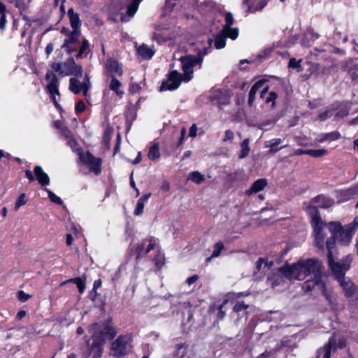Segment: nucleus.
<instances>
[{
  "mask_svg": "<svg viewBox=\"0 0 358 358\" xmlns=\"http://www.w3.org/2000/svg\"><path fill=\"white\" fill-rule=\"evenodd\" d=\"M268 185V181L266 178H260L255 180L251 187L245 192L246 195H252L263 190Z\"/></svg>",
  "mask_w": 358,
  "mask_h": 358,
  "instance_id": "nucleus-20",
  "label": "nucleus"
},
{
  "mask_svg": "<svg viewBox=\"0 0 358 358\" xmlns=\"http://www.w3.org/2000/svg\"><path fill=\"white\" fill-rule=\"evenodd\" d=\"M277 98H278V94L274 92H271L268 94V96L266 99V102L268 103H271V106L273 107Z\"/></svg>",
  "mask_w": 358,
  "mask_h": 358,
  "instance_id": "nucleus-49",
  "label": "nucleus"
},
{
  "mask_svg": "<svg viewBox=\"0 0 358 358\" xmlns=\"http://www.w3.org/2000/svg\"><path fill=\"white\" fill-rule=\"evenodd\" d=\"M307 212L312 219V225L315 232V244L319 248H322L325 234L323 229L326 227V224L321 220L318 215V210L316 207L308 206L307 207Z\"/></svg>",
  "mask_w": 358,
  "mask_h": 358,
  "instance_id": "nucleus-6",
  "label": "nucleus"
},
{
  "mask_svg": "<svg viewBox=\"0 0 358 358\" xmlns=\"http://www.w3.org/2000/svg\"><path fill=\"white\" fill-rule=\"evenodd\" d=\"M60 132L62 135L65 138L66 142L69 140V138H73L71 131L66 127H62Z\"/></svg>",
  "mask_w": 358,
  "mask_h": 358,
  "instance_id": "nucleus-48",
  "label": "nucleus"
},
{
  "mask_svg": "<svg viewBox=\"0 0 358 358\" xmlns=\"http://www.w3.org/2000/svg\"><path fill=\"white\" fill-rule=\"evenodd\" d=\"M154 261L155 262V265L158 268H160L164 264V257L160 253H159L157 255V259H154Z\"/></svg>",
  "mask_w": 358,
  "mask_h": 358,
  "instance_id": "nucleus-59",
  "label": "nucleus"
},
{
  "mask_svg": "<svg viewBox=\"0 0 358 358\" xmlns=\"http://www.w3.org/2000/svg\"><path fill=\"white\" fill-rule=\"evenodd\" d=\"M90 43L87 39H83L76 56L77 59H82L91 52Z\"/></svg>",
  "mask_w": 358,
  "mask_h": 358,
  "instance_id": "nucleus-29",
  "label": "nucleus"
},
{
  "mask_svg": "<svg viewBox=\"0 0 358 358\" xmlns=\"http://www.w3.org/2000/svg\"><path fill=\"white\" fill-rule=\"evenodd\" d=\"M358 196V185L343 190L336 192L338 202H345Z\"/></svg>",
  "mask_w": 358,
  "mask_h": 358,
  "instance_id": "nucleus-18",
  "label": "nucleus"
},
{
  "mask_svg": "<svg viewBox=\"0 0 358 358\" xmlns=\"http://www.w3.org/2000/svg\"><path fill=\"white\" fill-rule=\"evenodd\" d=\"M106 73L110 78L112 76V59L107 60L106 64Z\"/></svg>",
  "mask_w": 358,
  "mask_h": 358,
  "instance_id": "nucleus-54",
  "label": "nucleus"
},
{
  "mask_svg": "<svg viewBox=\"0 0 358 358\" xmlns=\"http://www.w3.org/2000/svg\"><path fill=\"white\" fill-rule=\"evenodd\" d=\"M181 81H183L182 76L177 71H172L169 78L162 82L160 91L175 90L180 86Z\"/></svg>",
  "mask_w": 358,
  "mask_h": 358,
  "instance_id": "nucleus-15",
  "label": "nucleus"
},
{
  "mask_svg": "<svg viewBox=\"0 0 358 358\" xmlns=\"http://www.w3.org/2000/svg\"><path fill=\"white\" fill-rule=\"evenodd\" d=\"M114 73L118 76H121L122 74L123 69L122 64L113 61V73Z\"/></svg>",
  "mask_w": 358,
  "mask_h": 358,
  "instance_id": "nucleus-47",
  "label": "nucleus"
},
{
  "mask_svg": "<svg viewBox=\"0 0 358 358\" xmlns=\"http://www.w3.org/2000/svg\"><path fill=\"white\" fill-rule=\"evenodd\" d=\"M222 33L226 38L235 40L238 36V29L237 28H231V27H223Z\"/></svg>",
  "mask_w": 358,
  "mask_h": 358,
  "instance_id": "nucleus-34",
  "label": "nucleus"
},
{
  "mask_svg": "<svg viewBox=\"0 0 358 358\" xmlns=\"http://www.w3.org/2000/svg\"><path fill=\"white\" fill-rule=\"evenodd\" d=\"M264 265V268L266 266H268L269 267L270 266L272 265V262H268V261H265V259H262V258H260L257 260V262H256V267H257V269L258 271H260L262 269V265Z\"/></svg>",
  "mask_w": 358,
  "mask_h": 358,
  "instance_id": "nucleus-46",
  "label": "nucleus"
},
{
  "mask_svg": "<svg viewBox=\"0 0 358 358\" xmlns=\"http://www.w3.org/2000/svg\"><path fill=\"white\" fill-rule=\"evenodd\" d=\"M248 308V305H246L244 302H238L234 306V311L235 312H240L242 310H245Z\"/></svg>",
  "mask_w": 358,
  "mask_h": 358,
  "instance_id": "nucleus-53",
  "label": "nucleus"
},
{
  "mask_svg": "<svg viewBox=\"0 0 358 358\" xmlns=\"http://www.w3.org/2000/svg\"><path fill=\"white\" fill-rule=\"evenodd\" d=\"M314 202L317 203L319 207L323 208H330L334 203V199L324 195H320L315 197Z\"/></svg>",
  "mask_w": 358,
  "mask_h": 358,
  "instance_id": "nucleus-26",
  "label": "nucleus"
},
{
  "mask_svg": "<svg viewBox=\"0 0 358 358\" xmlns=\"http://www.w3.org/2000/svg\"><path fill=\"white\" fill-rule=\"evenodd\" d=\"M67 144L71 147L73 152L79 155L82 163L88 166L90 171L98 175L101 172V159L94 157L90 152H83L79 143L73 138H69Z\"/></svg>",
  "mask_w": 358,
  "mask_h": 358,
  "instance_id": "nucleus-4",
  "label": "nucleus"
},
{
  "mask_svg": "<svg viewBox=\"0 0 358 358\" xmlns=\"http://www.w3.org/2000/svg\"><path fill=\"white\" fill-rule=\"evenodd\" d=\"M101 280H97L94 281V285H93V288L91 292V296H92V300H94V297L96 295V290L101 286Z\"/></svg>",
  "mask_w": 358,
  "mask_h": 358,
  "instance_id": "nucleus-52",
  "label": "nucleus"
},
{
  "mask_svg": "<svg viewBox=\"0 0 358 358\" xmlns=\"http://www.w3.org/2000/svg\"><path fill=\"white\" fill-rule=\"evenodd\" d=\"M157 243L158 241L153 237L146 238L141 242L132 244L131 252L136 255V259H138L154 250Z\"/></svg>",
  "mask_w": 358,
  "mask_h": 358,
  "instance_id": "nucleus-9",
  "label": "nucleus"
},
{
  "mask_svg": "<svg viewBox=\"0 0 358 358\" xmlns=\"http://www.w3.org/2000/svg\"><path fill=\"white\" fill-rule=\"evenodd\" d=\"M150 196H151V193H148V194L143 195L142 197H141L137 201V203H136L135 210L134 211V214L135 215H141L143 214L145 203L147 202V201L149 199V198Z\"/></svg>",
  "mask_w": 358,
  "mask_h": 358,
  "instance_id": "nucleus-27",
  "label": "nucleus"
},
{
  "mask_svg": "<svg viewBox=\"0 0 358 358\" xmlns=\"http://www.w3.org/2000/svg\"><path fill=\"white\" fill-rule=\"evenodd\" d=\"M329 229L331 233V238L327 241V243L329 241L331 242V251L332 253L335 239L341 245H347L350 243L352 236L355 234V231L349 228L348 225L341 227V224L338 222H330L329 224ZM332 258L334 259L333 257Z\"/></svg>",
  "mask_w": 358,
  "mask_h": 358,
  "instance_id": "nucleus-5",
  "label": "nucleus"
},
{
  "mask_svg": "<svg viewBox=\"0 0 358 358\" xmlns=\"http://www.w3.org/2000/svg\"><path fill=\"white\" fill-rule=\"evenodd\" d=\"M45 190L47 192L48 197L52 202L59 205L63 204V201L60 197L57 196L55 193H53L51 190L48 189V188H45Z\"/></svg>",
  "mask_w": 358,
  "mask_h": 358,
  "instance_id": "nucleus-41",
  "label": "nucleus"
},
{
  "mask_svg": "<svg viewBox=\"0 0 358 358\" xmlns=\"http://www.w3.org/2000/svg\"><path fill=\"white\" fill-rule=\"evenodd\" d=\"M88 331L93 334L92 343L89 347V355L92 358H101L104 342L112 338V327L109 323L103 325L93 324Z\"/></svg>",
  "mask_w": 358,
  "mask_h": 358,
  "instance_id": "nucleus-3",
  "label": "nucleus"
},
{
  "mask_svg": "<svg viewBox=\"0 0 358 358\" xmlns=\"http://www.w3.org/2000/svg\"><path fill=\"white\" fill-rule=\"evenodd\" d=\"M68 282H73L76 285L78 292L83 294L85 289V279L82 278H74L70 279Z\"/></svg>",
  "mask_w": 358,
  "mask_h": 358,
  "instance_id": "nucleus-35",
  "label": "nucleus"
},
{
  "mask_svg": "<svg viewBox=\"0 0 358 358\" xmlns=\"http://www.w3.org/2000/svg\"><path fill=\"white\" fill-rule=\"evenodd\" d=\"M51 68L55 73L62 76L71 75L82 76L83 74V67L77 65L73 57L69 58L63 63L53 62Z\"/></svg>",
  "mask_w": 358,
  "mask_h": 358,
  "instance_id": "nucleus-7",
  "label": "nucleus"
},
{
  "mask_svg": "<svg viewBox=\"0 0 358 358\" xmlns=\"http://www.w3.org/2000/svg\"><path fill=\"white\" fill-rule=\"evenodd\" d=\"M113 92L116 94V95L121 99L124 94V90L123 89L122 83L113 78Z\"/></svg>",
  "mask_w": 358,
  "mask_h": 358,
  "instance_id": "nucleus-37",
  "label": "nucleus"
},
{
  "mask_svg": "<svg viewBox=\"0 0 358 358\" xmlns=\"http://www.w3.org/2000/svg\"><path fill=\"white\" fill-rule=\"evenodd\" d=\"M348 114H349V109L347 106L341 107L336 113V115L341 118H343V117L348 116Z\"/></svg>",
  "mask_w": 358,
  "mask_h": 358,
  "instance_id": "nucleus-45",
  "label": "nucleus"
},
{
  "mask_svg": "<svg viewBox=\"0 0 358 358\" xmlns=\"http://www.w3.org/2000/svg\"><path fill=\"white\" fill-rule=\"evenodd\" d=\"M328 151L325 149L309 150L308 155L313 157H320L327 155Z\"/></svg>",
  "mask_w": 358,
  "mask_h": 358,
  "instance_id": "nucleus-42",
  "label": "nucleus"
},
{
  "mask_svg": "<svg viewBox=\"0 0 358 358\" xmlns=\"http://www.w3.org/2000/svg\"><path fill=\"white\" fill-rule=\"evenodd\" d=\"M348 74L352 82L358 83V61H350L346 64Z\"/></svg>",
  "mask_w": 358,
  "mask_h": 358,
  "instance_id": "nucleus-23",
  "label": "nucleus"
},
{
  "mask_svg": "<svg viewBox=\"0 0 358 358\" xmlns=\"http://www.w3.org/2000/svg\"><path fill=\"white\" fill-rule=\"evenodd\" d=\"M264 80H259L256 82L249 92L248 104L251 106L255 101L256 93L257 90L262 87Z\"/></svg>",
  "mask_w": 358,
  "mask_h": 358,
  "instance_id": "nucleus-30",
  "label": "nucleus"
},
{
  "mask_svg": "<svg viewBox=\"0 0 358 358\" xmlns=\"http://www.w3.org/2000/svg\"><path fill=\"white\" fill-rule=\"evenodd\" d=\"M243 3L247 6L248 12L255 13L262 10L268 3V0H244Z\"/></svg>",
  "mask_w": 358,
  "mask_h": 358,
  "instance_id": "nucleus-19",
  "label": "nucleus"
},
{
  "mask_svg": "<svg viewBox=\"0 0 358 358\" xmlns=\"http://www.w3.org/2000/svg\"><path fill=\"white\" fill-rule=\"evenodd\" d=\"M345 340L343 338H339L338 343H336V336H333L329 339L323 348L317 351V358H330L331 349L343 348L345 347Z\"/></svg>",
  "mask_w": 358,
  "mask_h": 358,
  "instance_id": "nucleus-13",
  "label": "nucleus"
},
{
  "mask_svg": "<svg viewBox=\"0 0 358 358\" xmlns=\"http://www.w3.org/2000/svg\"><path fill=\"white\" fill-rule=\"evenodd\" d=\"M141 1L142 0H131L127 7L126 12L120 14V20L122 22H129L136 13Z\"/></svg>",
  "mask_w": 358,
  "mask_h": 358,
  "instance_id": "nucleus-17",
  "label": "nucleus"
},
{
  "mask_svg": "<svg viewBox=\"0 0 358 358\" xmlns=\"http://www.w3.org/2000/svg\"><path fill=\"white\" fill-rule=\"evenodd\" d=\"M45 80L48 82L47 92L48 94H50L55 106L57 108L59 107V104L57 103L56 96H59V80L57 76L52 71H48L46 73Z\"/></svg>",
  "mask_w": 358,
  "mask_h": 358,
  "instance_id": "nucleus-11",
  "label": "nucleus"
},
{
  "mask_svg": "<svg viewBox=\"0 0 358 358\" xmlns=\"http://www.w3.org/2000/svg\"><path fill=\"white\" fill-rule=\"evenodd\" d=\"M91 88V83L89 76L85 74L84 81L83 83L76 78H71L69 80V90L73 94H78L83 92L84 96L87 98L89 95V90Z\"/></svg>",
  "mask_w": 358,
  "mask_h": 358,
  "instance_id": "nucleus-10",
  "label": "nucleus"
},
{
  "mask_svg": "<svg viewBox=\"0 0 358 358\" xmlns=\"http://www.w3.org/2000/svg\"><path fill=\"white\" fill-rule=\"evenodd\" d=\"M328 259L329 267L335 277L338 279L346 297L352 296L355 292V287L350 279L344 278L345 273L350 268L352 261L350 256H347L341 261L335 262L332 258L331 242L327 243Z\"/></svg>",
  "mask_w": 358,
  "mask_h": 358,
  "instance_id": "nucleus-2",
  "label": "nucleus"
},
{
  "mask_svg": "<svg viewBox=\"0 0 358 358\" xmlns=\"http://www.w3.org/2000/svg\"><path fill=\"white\" fill-rule=\"evenodd\" d=\"M130 350V337L120 336L113 342V356L121 357L127 354Z\"/></svg>",
  "mask_w": 358,
  "mask_h": 358,
  "instance_id": "nucleus-14",
  "label": "nucleus"
},
{
  "mask_svg": "<svg viewBox=\"0 0 358 358\" xmlns=\"http://www.w3.org/2000/svg\"><path fill=\"white\" fill-rule=\"evenodd\" d=\"M223 248H224L223 243L222 242H217L214 246V250H213L211 257H208L207 259V261L209 262L212 258L218 257L220 255L221 251L222 250Z\"/></svg>",
  "mask_w": 358,
  "mask_h": 358,
  "instance_id": "nucleus-40",
  "label": "nucleus"
},
{
  "mask_svg": "<svg viewBox=\"0 0 358 358\" xmlns=\"http://www.w3.org/2000/svg\"><path fill=\"white\" fill-rule=\"evenodd\" d=\"M6 24V13H1L0 17V29L3 30Z\"/></svg>",
  "mask_w": 358,
  "mask_h": 358,
  "instance_id": "nucleus-61",
  "label": "nucleus"
},
{
  "mask_svg": "<svg viewBox=\"0 0 358 358\" xmlns=\"http://www.w3.org/2000/svg\"><path fill=\"white\" fill-rule=\"evenodd\" d=\"M188 180L193 181L196 184H200L204 181V176L199 171H192L188 176Z\"/></svg>",
  "mask_w": 358,
  "mask_h": 358,
  "instance_id": "nucleus-36",
  "label": "nucleus"
},
{
  "mask_svg": "<svg viewBox=\"0 0 358 358\" xmlns=\"http://www.w3.org/2000/svg\"><path fill=\"white\" fill-rule=\"evenodd\" d=\"M234 139V133L231 130H227L224 133V137L223 138L224 142L230 141L231 142Z\"/></svg>",
  "mask_w": 358,
  "mask_h": 358,
  "instance_id": "nucleus-58",
  "label": "nucleus"
},
{
  "mask_svg": "<svg viewBox=\"0 0 358 358\" xmlns=\"http://www.w3.org/2000/svg\"><path fill=\"white\" fill-rule=\"evenodd\" d=\"M187 352V347L181 343L176 346V356L177 358H182Z\"/></svg>",
  "mask_w": 358,
  "mask_h": 358,
  "instance_id": "nucleus-43",
  "label": "nucleus"
},
{
  "mask_svg": "<svg viewBox=\"0 0 358 358\" xmlns=\"http://www.w3.org/2000/svg\"><path fill=\"white\" fill-rule=\"evenodd\" d=\"M275 352L274 350L266 351L262 353L258 358H271L274 356Z\"/></svg>",
  "mask_w": 358,
  "mask_h": 358,
  "instance_id": "nucleus-60",
  "label": "nucleus"
},
{
  "mask_svg": "<svg viewBox=\"0 0 358 358\" xmlns=\"http://www.w3.org/2000/svg\"><path fill=\"white\" fill-rule=\"evenodd\" d=\"M173 38L174 34L166 24H159L155 26L152 37V41L159 44H162L172 40Z\"/></svg>",
  "mask_w": 358,
  "mask_h": 358,
  "instance_id": "nucleus-12",
  "label": "nucleus"
},
{
  "mask_svg": "<svg viewBox=\"0 0 358 358\" xmlns=\"http://www.w3.org/2000/svg\"><path fill=\"white\" fill-rule=\"evenodd\" d=\"M155 52V50L153 48L149 47L144 43L137 48L138 55L144 59H150L153 57Z\"/></svg>",
  "mask_w": 358,
  "mask_h": 358,
  "instance_id": "nucleus-24",
  "label": "nucleus"
},
{
  "mask_svg": "<svg viewBox=\"0 0 358 358\" xmlns=\"http://www.w3.org/2000/svg\"><path fill=\"white\" fill-rule=\"evenodd\" d=\"M179 60L181 63V67L183 71L182 76L184 82H189L192 79L194 66L199 64V67H201L203 62V59L201 55H186L181 57Z\"/></svg>",
  "mask_w": 358,
  "mask_h": 358,
  "instance_id": "nucleus-8",
  "label": "nucleus"
},
{
  "mask_svg": "<svg viewBox=\"0 0 358 358\" xmlns=\"http://www.w3.org/2000/svg\"><path fill=\"white\" fill-rule=\"evenodd\" d=\"M340 138V134L338 132H331L327 133L321 135L318 138H317L316 141L318 143H324L327 141H335Z\"/></svg>",
  "mask_w": 358,
  "mask_h": 358,
  "instance_id": "nucleus-32",
  "label": "nucleus"
},
{
  "mask_svg": "<svg viewBox=\"0 0 358 358\" xmlns=\"http://www.w3.org/2000/svg\"><path fill=\"white\" fill-rule=\"evenodd\" d=\"M27 196L25 194H22L17 200L16 201L15 205V210H18V209L22 206L26 204L27 203Z\"/></svg>",
  "mask_w": 358,
  "mask_h": 358,
  "instance_id": "nucleus-44",
  "label": "nucleus"
},
{
  "mask_svg": "<svg viewBox=\"0 0 358 358\" xmlns=\"http://www.w3.org/2000/svg\"><path fill=\"white\" fill-rule=\"evenodd\" d=\"M31 298V296L27 293H25L23 291H20L18 292V299L20 301H21L22 302H25L27 301L28 299H29Z\"/></svg>",
  "mask_w": 358,
  "mask_h": 358,
  "instance_id": "nucleus-55",
  "label": "nucleus"
},
{
  "mask_svg": "<svg viewBox=\"0 0 358 358\" xmlns=\"http://www.w3.org/2000/svg\"><path fill=\"white\" fill-rule=\"evenodd\" d=\"M160 157L159 145L158 143H154L150 146L148 153V157L150 160H157Z\"/></svg>",
  "mask_w": 358,
  "mask_h": 358,
  "instance_id": "nucleus-31",
  "label": "nucleus"
},
{
  "mask_svg": "<svg viewBox=\"0 0 358 358\" xmlns=\"http://www.w3.org/2000/svg\"><path fill=\"white\" fill-rule=\"evenodd\" d=\"M318 38V35L312 30L307 31L301 40V45L308 48L313 43V41Z\"/></svg>",
  "mask_w": 358,
  "mask_h": 358,
  "instance_id": "nucleus-25",
  "label": "nucleus"
},
{
  "mask_svg": "<svg viewBox=\"0 0 358 358\" xmlns=\"http://www.w3.org/2000/svg\"><path fill=\"white\" fill-rule=\"evenodd\" d=\"M34 173L38 183L42 186H46L50 184V178L45 173L40 166H36L34 169Z\"/></svg>",
  "mask_w": 358,
  "mask_h": 358,
  "instance_id": "nucleus-21",
  "label": "nucleus"
},
{
  "mask_svg": "<svg viewBox=\"0 0 358 358\" xmlns=\"http://www.w3.org/2000/svg\"><path fill=\"white\" fill-rule=\"evenodd\" d=\"M81 35V31H72L64 41L62 48L68 54L76 52L79 45V38Z\"/></svg>",
  "mask_w": 358,
  "mask_h": 358,
  "instance_id": "nucleus-16",
  "label": "nucleus"
},
{
  "mask_svg": "<svg viewBox=\"0 0 358 358\" xmlns=\"http://www.w3.org/2000/svg\"><path fill=\"white\" fill-rule=\"evenodd\" d=\"M348 226L349 227V228L355 231L357 227H358V216L355 217L352 222L348 224Z\"/></svg>",
  "mask_w": 358,
  "mask_h": 358,
  "instance_id": "nucleus-64",
  "label": "nucleus"
},
{
  "mask_svg": "<svg viewBox=\"0 0 358 358\" xmlns=\"http://www.w3.org/2000/svg\"><path fill=\"white\" fill-rule=\"evenodd\" d=\"M226 37L222 34L217 35L215 38V45L217 49H222L225 47Z\"/></svg>",
  "mask_w": 358,
  "mask_h": 358,
  "instance_id": "nucleus-39",
  "label": "nucleus"
},
{
  "mask_svg": "<svg viewBox=\"0 0 358 358\" xmlns=\"http://www.w3.org/2000/svg\"><path fill=\"white\" fill-rule=\"evenodd\" d=\"M282 143V140L281 138H273L268 141H266L264 142V148H271L269 152L270 153H276L280 148H275V147L278 146ZM287 145L283 146V148L286 147ZM282 148V147L280 148V149Z\"/></svg>",
  "mask_w": 358,
  "mask_h": 358,
  "instance_id": "nucleus-28",
  "label": "nucleus"
},
{
  "mask_svg": "<svg viewBox=\"0 0 358 358\" xmlns=\"http://www.w3.org/2000/svg\"><path fill=\"white\" fill-rule=\"evenodd\" d=\"M301 61V59L296 60L294 58H292L289 60V66L291 68H299Z\"/></svg>",
  "mask_w": 358,
  "mask_h": 358,
  "instance_id": "nucleus-56",
  "label": "nucleus"
},
{
  "mask_svg": "<svg viewBox=\"0 0 358 358\" xmlns=\"http://www.w3.org/2000/svg\"><path fill=\"white\" fill-rule=\"evenodd\" d=\"M234 22V17L231 13H227L225 14V24L223 27H231Z\"/></svg>",
  "mask_w": 358,
  "mask_h": 358,
  "instance_id": "nucleus-50",
  "label": "nucleus"
},
{
  "mask_svg": "<svg viewBox=\"0 0 358 358\" xmlns=\"http://www.w3.org/2000/svg\"><path fill=\"white\" fill-rule=\"evenodd\" d=\"M332 115V111L331 110H327L325 111L324 113H321L320 115H319V119L320 120H324L329 117H331Z\"/></svg>",
  "mask_w": 358,
  "mask_h": 358,
  "instance_id": "nucleus-63",
  "label": "nucleus"
},
{
  "mask_svg": "<svg viewBox=\"0 0 358 358\" xmlns=\"http://www.w3.org/2000/svg\"><path fill=\"white\" fill-rule=\"evenodd\" d=\"M278 272L291 280H306L302 286L304 292H308L316 289L322 292L329 304L334 303L333 292L327 289L322 279V264L318 259H301L297 262L285 265L279 268Z\"/></svg>",
  "mask_w": 358,
  "mask_h": 358,
  "instance_id": "nucleus-1",
  "label": "nucleus"
},
{
  "mask_svg": "<svg viewBox=\"0 0 358 358\" xmlns=\"http://www.w3.org/2000/svg\"><path fill=\"white\" fill-rule=\"evenodd\" d=\"M68 16L69 17L72 31H81V21L80 20L79 14L75 13L73 8H69L68 10Z\"/></svg>",
  "mask_w": 358,
  "mask_h": 358,
  "instance_id": "nucleus-22",
  "label": "nucleus"
},
{
  "mask_svg": "<svg viewBox=\"0 0 358 358\" xmlns=\"http://www.w3.org/2000/svg\"><path fill=\"white\" fill-rule=\"evenodd\" d=\"M141 86L137 83H132L129 87V91L132 94L137 93L140 91Z\"/></svg>",
  "mask_w": 358,
  "mask_h": 358,
  "instance_id": "nucleus-62",
  "label": "nucleus"
},
{
  "mask_svg": "<svg viewBox=\"0 0 358 358\" xmlns=\"http://www.w3.org/2000/svg\"><path fill=\"white\" fill-rule=\"evenodd\" d=\"M273 46H270V47H268V48H265L259 55V59H266V57H268V55L271 54V52L273 51Z\"/></svg>",
  "mask_w": 358,
  "mask_h": 358,
  "instance_id": "nucleus-51",
  "label": "nucleus"
},
{
  "mask_svg": "<svg viewBox=\"0 0 358 358\" xmlns=\"http://www.w3.org/2000/svg\"><path fill=\"white\" fill-rule=\"evenodd\" d=\"M249 143V138H245L241 142V150L238 155L239 159H244L249 155L250 150Z\"/></svg>",
  "mask_w": 358,
  "mask_h": 358,
  "instance_id": "nucleus-33",
  "label": "nucleus"
},
{
  "mask_svg": "<svg viewBox=\"0 0 358 358\" xmlns=\"http://www.w3.org/2000/svg\"><path fill=\"white\" fill-rule=\"evenodd\" d=\"M85 109V104L83 101H79L76 106V111L77 113H81Z\"/></svg>",
  "mask_w": 358,
  "mask_h": 358,
  "instance_id": "nucleus-57",
  "label": "nucleus"
},
{
  "mask_svg": "<svg viewBox=\"0 0 358 358\" xmlns=\"http://www.w3.org/2000/svg\"><path fill=\"white\" fill-rule=\"evenodd\" d=\"M111 134L112 131L109 126L106 128L103 137V142L106 146V148L109 150L110 148V141H111Z\"/></svg>",
  "mask_w": 358,
  "mask_h": 358,
  "instance_id": "nucleus-38",
  "label": "nucleus"
}]
</instances>
